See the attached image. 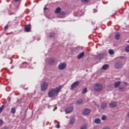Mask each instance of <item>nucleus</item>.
<instances>
[{"label": "nucleus", "mask_w": 129, "mask_h": 129, "mask_svg": "<svg viewBox=\"0 0 129 129\" xmlns=\"http://www.w3.org/2000/svg\"><path fill=\"white\" fill-rule=\"evenodd\" d=\"M61 89L62 87L61 86L56 87L55 89H52L48 93V97H53V96L55 95V93L58 94V93L60 92V90H61Z\"/></svg>", "instance_id": "obj_1"}, {"label": "nucleus", "mask_w": 129, "mask_h": 129, "mask_svg": "<svg viewBox=\"0 0 129 129\" xmlns=\"http://www.w3.org/2000/svg\"><path fill=\"white\" fill-rule=\"evenodd\" d=\"M103 86L100 84H96L94 86L95 91H101L102 90Z\"/></svg>", "instance_id": "obj_2"}, {"label": "nucleus", "mask_w": 129, "mask_h": 129, "mask_svg": "<svg viewBox=\"0 0 129 129\" xmlns=\"http://www.w3.org/2000/svg\"><path fill=\"white\" fill-rule=\"evenodd\" d=\"M48 83L47 82H44L40 87L41 91H46L47 90V89L48 88Z\"/></svg>", "instance_id": "obj_3"}, {"label": "nucleus", "mask_w": 129, "mask_h": 129, "mask_svg": "<svg viewBox=\"0 0 129 129\" xmlns=\"http://www.w3.org/2000/svg\"><path fill=\"white\" fill-rule=\"evenodd\" d=\"M122 66V63L120 61H117L114 64L115 69H120Z\"/></svg>", "instance_id": "obj_4"}, {"label": "nucleus", "mask_w": 129, "mask_h": 129, "mask_svg": "<svg viewBox=\"0 0 129 129\" xmlns=\"http://www.w3.org/2000/svg\"><path fill=\"white\" fill-rule=\"evenodd\" d=\"M78 85H79V81H76V82H74V83H73L71 86V90H73V89H74V88H76V87H77V86H78Z\"/></svg>", "instance_id": "obj_5"}, {"label": "nucleus", "mask_w": 129, "mask_h": 129, "mask_svg": "<svg viewBox=\"0 0 129 129\" xmlns=\"http://www.w3.org/2000/svg\"><path fill=\"white\" fill-rule=\"evenodd\" d=\"M90 113V109H85L82 112L83 115H88Z\"/></svg>", "instance_id": "obj_6"}, {"label": "nucleus", "mask_w": 129, "mask_h": 129, "mask_svg": "<svg viewBox=\"0 0 129 129\" xmlns=\"http://www.w3.org/2000/svg\"><path fill=\"white\" fill-rule=\"evenodd\" d=\"M66 113H70L73 111V107H68L65 110Z\"/></svg>", "instance_id": "obj_7"}, {"label": "nucleus", "mask_w": 129, "mask_h": 129, "mask_svg": "<svg viewBox=\"0 0 129 129\" xmlns=\"http://www.w3.org/2000/svg\"><path fill=\"white\" fill-rule=\"evenodd\" d=\"M65 67H66V64L62 63L59 65L58 69H59V70H63V69H65Z\"/></svg>", "instance_id": "obj_8"}, {"label": "nucleus", "mask_w": 129, "mask_h": 129, "mask_svg": "<svg viewBox=\"0 0 129 129\" xmlns=\"http://www.w3.org/2000/svg\"><path fill=\"white\" fill-rule=\"evenodd\" d=\"M31 29H32V27H31V25L28 24V25H26V26H25V30L26 32H30Z\"/></svg>", "instance_id": "obj_9"}, {"label": "nucleus", "mask_w": 129, "mask_h": 129, "mask_svg": "<svg viewBox=\"0 0 129 129\" xmlns=\"http://www.w3.org/2000/svg\"><path fill=\"white\" fill-rule=\"evenodd\" d=\"M116 105H117L116 102H111L110 103L109 106L112 108H114V107H116Z\"/></svg>", "instance_id": "obj_10"}, {"label": "nucleus", "mask_w": 129, "mask_h": 129, "mask_svg": "<svg viewBox=\"0 0 129 129\" xmlns=\"http://www.w3.org/2000/svg\"><path fill=\"white\" fill-rule=\"evenodd\" d=\"M60 12H61V8L58 7L55 9L54 13L55 14H60Z\"/></svg>", "instance_id": "obj_11"}, {"label": "nucleus", "mask_w": 129, "mask_h": 129, "mask_svg": "<svg viewBox=\"0 0 129 129\" xmlns=\"http://www.w3.org/2000/svg\"><path fill=\"white\" fill-rule=\"evenodd\" d=\"M106 107H107V104H106V103L102 104V105L101 106V109H105V108H106Z\"/></svg>", "instance_id": "obj_12"}, {"label": "nucleus", "mask_w": 129, "mask_h": 129, "mask_svg": "<svg viewBox=\"0 0 129 129\" xmlns=\"http://www.w3.org/2000/svg\"><path fill=\"white\" fill-rule=\"evenodd\" d=\"M70 124H74L75 122V118H71L70 120Z\"/></svg>", "instance_id": "obj_13"}, {"label": "nucleus", "mask_w": 129, "mask_h": 129, "mask_svg": "<svg viewBox=\"0 0 129 129\" xmlns=\"http://www.w3.org/2000/svg\"><path fill=\"white\" fill-rule=\"evenodd\" d=\"M84 52H82V53H80L78 56V59H81V58L84 56Z\"/></svg>", "instance_id": "obj_14"}, {"label": "nucleus", "mask_w": 129, "mask_h": 129, "mask_svg": "<svg viewBox=\"0 0 129 129\" xmlns=\"http://www.w3.org/2000/svg\"><path fill=\"white\" fill-rule=\"evenodd\" d=\"M82 103H83V100H82V99L78 100L76 102L77 105H79V104H82Z\"/></svg>", "instance_id": "obj_15"}, {"label": "nucleus", "mask_w": 129, "mask_h": 129, "mask_svg": "<svg viewBox=\"0 0 129 129\" xmlns=\"http://www.w3.org/2000/svg\"><path fill=\"white\" fill-rule=\"evenodd\" d=\"M119 85H120V81H117V82H116L114 83L115 88H117V87H118Z\"/></svg>", "instance_id": "obj_16"}, {"label": "nucleus", "mask_w": 129, "mask_h": 129, "mask_svg": "<svg viewBox=\"0 0 129 129\" xmlns=\"http://www.w3.org/2000/svg\"><path fill=\"white\" fill-rule=\"evenodd\" d=\"M95 122L97 124H99V123H101V120L99 118H96L95 119Z\"/></svg>", "instance_id": "obj_17"}, {"label": "nucleus", "mask_w": 129, "mask_h": 129, "mask_svg": "<svg viewBox=\"0 0 129 129\" xmlns=\"http://www.w3.org/2000/svg\"><path fill=\"white\" fill-rule=\"evenodd\" d=\"M108 66H109L107 64H106L103 66L102 67L103 70H107V69H108Z\"/></svg>", "instance_id": "obj_18"}, {"label": "nucleus", "mask_w": 129, "mask_h": 129, "mask_svg": "<svg viewBox=\"0 0 129 129\" xmlns=\"http://www.w3.org/2000/svg\"><path fill=\"white\" fill-rule=\"evenodd\" d=\"M115 38L116 40H119L120 38V34L117 33L116 35H115Z\"/></svg>", "instance_id": "obj_19"}, {"label": "nucleus", "mask_w": 129, "mask_h": 129, "mask_svg": "<svg viewBox=\"0 0 129 129\" xmlns=\"http://www.w3.org/2000/svg\"><path fill=\"white\" fill-rule=\"evenodd\" d=\"M108 53L110 55H113V54H114V50L113 49H109L108 50Z\"/></svg>", "instance_id": "obj_20"}, {"label": "nucleus", "mask_w": 129, "mask_h": 129, "mask_svg": "<svg viewBox=\"0 0 129 129\" xmlns=\"http://www.w3.org/2000/svg\"><path fill=\"white\" fill-rule=\"evenodd\" d=\"M11 113L15 114L16 113V108H12L11 110Z\"/></svg>", "instance_id": "obj_21"}, {"label": "nucleus", "mask_w": 129, "mask_h": 129, "mask_svg": "<svg viewBox=\"0 0 129 129\" xmlns=\"http://www.w3.org/2000/svg\"><path fill=\"white\" fill-rule=\"evenodd\" d=\"M55 62V59H53V58H51L49 60V63L50 64H54V63Z\"/></svg>", "instance_id": "obj_22"}, {"label": "nucleus", "mask_w": 129, "mask_h": 129, "mask_svg": "<svg viewBox=\"0 0 129 129\" xmlns=\"http://www.w3.org/2000/svg\"><path fill=\"white\" fill-rule=\"evenodd\" d=\"M81 2L83 4H86L87 3H89V0H81Z\"/></svg>", "instance_id": "obj_23"}, {"label": "nucleus", "mask_w": 129, "mask_h": 129, "mask_svg": "<svg viewBox=\"0 0 129 129\" xmlns=\"http://www.w3.org/2000/svg\"><path fill=\"white\" fill-rule=\"evenodd\" d=\"M87 92V88H85L82 91L83 94H84V93H86Z\"/></svg>", "instance_id": "obj_24"}, {"label": "nucleus", "mask_w": 129, "mask_h": 129, "mask_svg": "<svg viewBox=\"0 0 129 129\" xmlns=\"http://www.w3.org/2000/svg\"><path fill=\"white\" fill-rule=\"evenodd\" d=\"M50 38H55V34L54 33H51L50 34Z\"/></svg>", "instance_id": "obj_25"}, {"label": "nucleus", "mask_w": 129, "mask_h": 129, "mask_svg": "<svg viewBox=\"0 0 129 129\" xmlns=\"http://www.w3.org/2000/svg\"><path fill=\"white\" fill-rule=\"evenodd\" d=\"M59 15L60 16H65V15H66V13H65L64 12H59Z\"/></svg>", "instance_id": "obj_26"}, {"label": "nucleus", "mask_w": 129, "mask_h": 129, "mask_svg": "<svg viewBox=\"0 0 129 129\" xmlns=\"http://www.w3.org/2000/svg\"><path fill=\"white\" fill-rule=\"evenodd\" d=\"M5 107V105H2L1 107H0V113H2V111H3V110H4V108Z\"/></svg>", "instance_id": "obj_27"}, {"label": "nucleus", "mask_w": 129, "mask_h": 129, "mask_svg": "<svg viewBox=\"0 0 129 129\" xmlns=\"http://www.w3.org/2000/svg\"><path fill=\"white\" fill-rule=\"evenodd\" d=\"M119 90L120 91H124V90H125V88L120 87L119 88Z\"/></svg>", "instance_id": "obj_28"}, {"label": "nucleus", "mask_w": 129, "mask_h": 129, "mask_svg": "<svg viewBox=\"0 0 129 129\" xmlns=\"http://www.w3.org/2000/svg\"><path fill=\"white\" fill-rule=\"evenodd\" d=\"M87 128V125H84V126H82L80 129H86Z\"/></svg>", "instance_id": "obj_29"}, {"label": "nucleus", "mask_w": 129, "mask_h": 129, "mask_svg": "<svg viewBox=\"0 0 129 129\" xmlns=\"http://www.w3.org/2000/svg\"><path fill=\"white\" fill-rule=\"evenodd\" d=\"M9 29V25H6L5 27H4V30L5 31H6V30H8Z\"/></svg>", "instance_id": "obj_30"}, {"label": "nucleus", "mask_w": 129, "mask_h": 129, "mask_svg": "<svg viewBox=\"0 0 129 129\" xmlns=\"http://www.w3.org/2000/svg\"><path fill=\"white\" fill-rule=\"evenodd\" d=\"M105 119H106V117L105 116H103L102 117L101 120H105Z\"/></svg>", "instance_id": "obj_31"}, {"label": "nucleus", "mask_w": 129, "mask_h": 129, "mask_svg": "<svg viewBox=\"0 0 129 129\" xmlns=\"http://www.w3.org/2000/svg\"><path fill=\"white\" fill-rule=\"evenodd\" d=\"M125 51H126V52H129V46H127L125 48Z\"/></svg>", "instance_id": "obj_32"}, {"label": "nucleus", "mask_w": 129, "mask_h": 129, "mask_svg": "<svg viewBox=\"0 0 129 129\" xmlns=\"http://www.w3.org/2000/svg\"><path fill=\"white\" fill-rule=\"evenodd\" d=\"M56 127L57 128H60V124H57L56 125Z\"/></svg>", "instance_id": "obj_33"}, {"label": "nucleus", "mask_w": 129, "mask_h": 129, "mask_svg": "<svg viewBox=\"0 0 129 129\" xmlns=\"http://www.w3.org/2000/svg\"><path fill=\"white\" fill-rule=\"evenodd\" d=\"M102 129H110L108 126L104 127Z\"/></svg>", "instance_id": "obj_34"}, {"label": "nucleus", "mask_w": 129, "mask_h": 129, "mask_svg": "<svg viewBox=\"0 0 129 129\" xmlns=\"http://www.w3.org/2000/svg\"><path fill=\"white\" fill-rule=\"evenodd\" d=\"M17 103H21V100H17Z\"/></svg>", "instance_id": "obj_35"}, {"label": "nucleus", "mask_w": 129, "mask_h": 129, "mask_svg": "<svg viewBox=\"0 0 129 129\" xmlns=\"http://www.w3.org/2000/svg\"><path fill=\"white\" fill-rule=\"evenodd\" d=\"M15 3H17V2H19L20 0H13Z\"/></svg>", "instance_id": "obj_36"}, {"label": "nucleus", "mask_w": 129, "mask_h": 129, "mask_svg": "<svg viewBox=\"0 0 129 129\" xmlns=\"http://www.w3.org/2000/svg\"><path fill=\"white\" fill-rule=\"evenodd\" d=\"M3 123V120H0V125L1 124H2Z\"/></svg>", "instance_id": "obj_37"}, {"label": "nucleus", "mask_w": 129, "mask_h": 129, "mask_svg": "<svg viewBox=\"0 0 129 129\" xmlns=\"http://www.w3.org/2000/svg\"><path fill=\"white\" fill-rule=\"evenodd\" d=\"M44 10H47V8H44Z\"/></svg>", "instance_id": "obj_38"}, {"label": "nucleus", "mask_w": 129, "mask_h": 129, "mask_svg": "<svg viewBox=\"0 0 129 129\" xmlns=\"http://www.w3.org/2000/svg\"><path fill=\"white\" fill-rule=\"evenodd\" d=\"M54 109H57V107H55Z\"/></svg>", "instance_id": "obj_39"}, {"label": "nucleus", "mask_w": 129, "mask_h": 129, "mask_svg": "<svg viewBox=\"0 0 129 129\" xmlns=\"http://www.w3.org/2000/svg\"><path fill=\"white\" fill-rule=\"evenodd\" d=\"M124 84L125 85H126V83H124Z\"/></svg>", "instance_id": "obj_40"}]
</instances>
